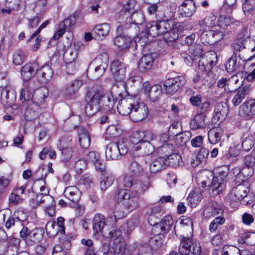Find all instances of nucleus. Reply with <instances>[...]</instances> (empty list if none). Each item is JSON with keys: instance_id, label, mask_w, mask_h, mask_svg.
<instances>
[{"instance_id": "3c124183", "label": "nucleus", "mask_w": 255, "mask_h": 255, "mask_svg": "<svg viewBox=\"0 0 255 255\" xmlns=\"http://www.w3.org/2000/svg\"><path fill=\"white\" fill-rule=\"evenodd\" d=\"M202 198V196L200 192L192 191L187 198L189 205L192 207H195L199 204Z\"/></svg>"}, {"instance_id": "680f3d73", "label": "nucleus", "mask_w": 255, "mask_h": 255, "mask_svg": "<svg viewBox=\"0 0 255 255\" xmlns=\"http://www.w3.org/2000/svg\"><path fill=\"white\" fill-rule=\"evenodd\" d=\"M188 50L191 56L194 57L195 59L201 56L202 53V46L199 44L194 43L189 46Z\"/></svg>"}, {"instance_id": "72a5a7b5", "label": "nucleus", "mask_w": 255, "mask_h": 255, "mask_svg": "<svg viewBox=\"0 0 255 255\" xmlns=\"http://www.w3.org/2000/svg\"><path fill=\"white\" fill-rule=\"evenodd\" d=\"M37 70V65L35 63H28L23 66L21 70V75L24 81L30 79Z\"/></svg>"}, {"instance_id": "aec40b11", "label": "nucleus", "mask_w": 255, "mask_h": 255, "mask_svg": "<svg viewBox=\"0 0 255 255\" xmlns=\"http://www.w3.org/2000/svg\"><path fill=\"white\" fill-rule=\"evenodd\" d=\"M217 23V17L213 14H210L206 16L203 19L199 21L198 27L199 29L197 32L198 35L207 31V28L212 27Z\"/></svg>"}, {"instance_id": "13d9d810", "label": "nucleus", "mask_w": 255, "mask_h": 255, "mask_svg": "<svg viewBox=\"0 0 255 255\" xmlns=\"http://www.w3.org/2000/svg\"><path fill=\"white\" fill-rule=\"evenodd\" d=\"M225 219L223 216H217L211 222L209 226V230L211 233H215L220 226L224 224Z\"/></svg>"}, {"instance_id": "8fccbe9b", "label": "nucleus", "mask_w": 255, "mask_h": 255, "mask_svg": "<svg viewBox=\"0 0 255 255\" xmlns=\"http://www.w3.org/2000/svg\"><path fill=\"white\" fill-rule=\"evenodd\" d=\"M163 243V236L162 234L157 233L152 237L149 240L150 248L155 250L159 249Z\"/></svg>"}, {"instance_id": "c85d7f7f", "label": "nucleus", "mask_w": 255, "mask_h": 255, "mask_svg": "<svg viewBox=\"0 0 255 255\" xmlns=\"http://www.w3.org/2000/svg\"><path fill=\"white\" fill-rule=\"evenodd\" d=\"M114 44L120 50H126L132 44L135 47L136 46V41H132L129 37L123 35L117 36L114 39Z\"/></svg>"}, {"instance_id": "a18cd8bd", "label": "nucleus", "mask_w": 255, "mask_h": 255, "mask_svg": "<svg viewBox=\"0 0 255 255\" xmlns=\"http://www.w3.org/2000/svg\"><path fill=\"white\" fill-rule=\"evenodd\" d=\"M47 95V89L44 88L37 90L33 93L32 100L38 105H42L44 103L45 99Z\"/></svg>"}, {"instance_id": "bb28decb", "label": "nucleus", "mask_w": 255, "mask_h": 255, "mask_svg": "<svg viewBox=\"0 0 255 255\" xmlns=\"http://www.w3.org/2000/svg\"><path fill=\"white\" fill-rule=\"evenodd\" d=\"M228 111V107L226 104L221 103L217 104L214 110L213 121L214 122H222L226 118Z\"/></svg>"}, {"instance_id": "412c9836", "label": "nucleus", "mask_w": 255, "mask_h": 255, "mask_svg": "<svg viewBox=\"0 0 255 255\" xmlns=\"http://www.w3.org/2000/svg\"><path fill=\"white\" fill-rule=\"evenodd\" d=\"M195 3L193 0H186L179 7V12L183 17L192 16L196 11Z\"/></svg>"}, {"instance_id": "c03bdc74", "label": "nucleus", "mask_w": 255, "mask_h": 255, "mask_svg": "<svg viewBox=\"0 0 255 255\" xmlns=\"http://www.w3.org/2000/svg\"><path fill=\"white\" fill-rule=\"evenodd\" d=\"M143 169L141 165L135 161H132L128 169V174L131 177H138L143 174Z\"/></svg>"}, {"instance_id": "58836bf2", "label": "nucleus", "mask_w": 255, "mask_h": 255, "mask_svg": "<svg viewBox=\"0 0 255 255\" xmlns=\"http://www.w3.org/2000/svg\"><path fill=\"white\" fill-rule=\"evenodd\" d=\"M79 143L83 148H87L90 144V138L88 130L84 128L78 129Z\"/></svg>"}, {"instance_id": "0e129e2a", "label": "nucleus", "mask_w": 255, "mask_h": 255, "mask_svg": "<svg viewBox=\"0 0 255 255\" xmlns=\"http://www.w3.org/2000/svg\"><path fill=\"white\" fill-rule=\"evenodd\" d=\"M174 148V145L172 143L163 144L160 145L158 147V151L159 153L165 155V158L168 156V154H171L170 153L173 150Z\"/></svg>"}, {"instance_id": "1a4fd4ad", "label": "nucleus", "mask_w": 255, "mask_h": 255, "mask_svg": "<svg viewBox=\"0 0 255 255\" xmlns=\"http://www.w3.org/2000/svg\"><path fill=\"white\" fill-rule=\"evenodd\" d=\"M128 149L124 142H111L107 146L105 154L109 160L119 159L122 155L127 153Z\"/></svg>"}, {"instance_id": "9b49d317", "label": "nucleus", "mask_w": 255, "mask_h": 255, "mask_svg": "<svg viewBox=\"0 0 255 255\" xmlns=\"http://www.w3.org/2000/svg\"><path fill=\"white\" fill-rule=\"evenodd\" d=\"M186 83V79L183 75L169 78L164 83V89L167 94L173 95L183 87Z\"/></svg>"}, {"instance_id": "393cba45", "label": "nucleus", "mask_w": 255, "mask_h": 255, "mask_svg": "<svg viewBox=\"0 0 255 255\" xmlns=\"http://www.w3.org/2000/svg\"><path fill=\"white\" fill-rule=\"evenodd\" d=\"M184 28L182 24L180 22L172 23L170 29L163 36L164 39L166 42L174 41L179 37L178 32L182 31Z\"/></svg>"}, {"instance_id": "5fc2aeb1", "label": "nucleus", "mask_w": 255, "mask_h": 255, "mask_svg": "<svg viewBox=\"0 0 255 255\" xmlns=\"http://www.w3.org/2000/svg\"><path fill=\"white\" fill-rule=\"evenodd\" d=\"M47 0H36L35 3L34 10L37 15L44 14L47 9Z\"/></svg>"}, {"instance_id": "603ef678", "label": "nucleus", "mask_w": 255, "mask_h": 255, "mask_svg": "<svg viewBox=\"0 0 255 255\" xmlns=\"http://www.w3.org/2000/svg\"><path fill=\"white\" fill-rule=\"evenodd\" d=\"M114 177L113 175L106 173L102 177L100 182V188L102 191L106 190L113 183Z\"/></svg>"}, {"instance_id": "49530a36", "label": "nucleus", "mask_w": 255, "mask_h": 255, "mask_svg": "<svg viewBox=\"0 0 255 255\" xmlns=\"http://www.w3.org/2000/svg\"><path fill=\"white\" fill-rule=\"evenodd\" d=\"M1 89L0 100L2 104L5 106H10L14 99L13 94L11 93V95H9V91L6 87Z\"/></svg>"}, {"instance_id": "9d476101", "label": "nucleus", "mask_w": 255, "mask_h": 255, "mask_svg": "<svg viewBox=\"0 0 255 255\" xmlns=\"http://www.w3.org/2000/svg\"><path fill=\"white\" fill-rule=\"evenodd\" d=\"M135 101L136 104H134L129 117L133 122H138L147 117L148 109L146 105L140 102L137 98Z\"/></svg>"}, {"instance_id": "4468645a", "label": "nucleus", "mask_w": 255, "mask_h": 255, "mask_svg": "<svg viewBox=\"0 0 255 255\" xmlns=\"http://www.w3.org/2000/svg\"><path fill=\"white\" fill-rule=\"evenodd\" d=\"M136 97H128L121 99L117 105V109L119 114L124 116H130L134 104H136Z\"/></svg>"}, {"instance_id": "338daca9", "label": "nucleus", "mask_w": 255, "mask_h": 255, "mask_svg": "<svg viewBox=\"0 0 255 255\" xmlns=\"http://www.w3.org/2000/svg\"><path fill=\"white\" fill-rule=\"evenodd\" d=\"M130 197L129 191L128 189H121L118 193V201L124 205Z\"/></svg>"}, {"instance_id": "39448f33", "label": "nucleus", "mask_w": 255, "mask_h": 255, "mask_svg": "<svg viewBox=\"0 0 255 255\" xmlns=\"http://www.w3.org/2000/svg\"><path fill=\"white\" fill-rule=\"evenodd\" d=\"M249 191V184L246 181L233 188L228 194V200L230 205L235 207L241 200L247 197Z\"/></svg>"}, {"instance_id": "6e6d98bb", "label": "nucleus", "mask_w": 255, "mask_h": 255, "mask_svg": "<svg viewBox=\"0 0 255 255\" xmlns=\"http://www.w3.org/2000/svg\"><path fill=\"white\" fill-rule=\"evenodd\" d=\"M158 21H152L148 23L146 27V34L151 37H156L159 36Z\"/></svg>"}, {"instance_id": "79ce46f5", "label": "nucleus", "mask_w": 255, "mask_h": 255, "mask_svg": "<svg viewBox=\"0 0 255 255\" xmlns=\"http://www.w3.org/2000/svg\"><path fill=\"white\" fill-rule=\"evenodd\" d=\"M20 236L21 238L33 241L34 242H38L41 238V234L36 233L35 232L30 231L27 227H23L20 232Z\"/></svg>"}, {"instance_id": "6ab92c4d", "label": "nucleus", "mask_w": 255, "mask_h": 255, "mask_svg": "<svg viewBox=\"0 0 255 255\" xmlns=\"http://www.w3.org/2000/svg\"><path fill=\"white\" fill-rule=\"evenodd\" d=\"M111 71L117 81L124 80L126 75L125 65L119 60L114 61L111 64Z\"/></svg>"}, {"instance_id": "69168bd1", "label": "nucleus", "mask_w": 255, "mask_h": 255, "mask_svg": "<svg viewBox=\"0 0 255 255\" xmlns=\"http://www.w3.org/2000/svg\"><path fill=\"white\" fill-rule=\"evenodd\" d=\"M60 150L61 153V159L64 162L69 161L73 154V150L69 147H60Z\"/></svg>"}, {"instance_id": "6e6552de", "label": "nucleus", "mask_w": 255, "mask_h": 255, "mask_svg": "<svg viewBox=\"0 0 255 255\" xmlns=\"http://www.w3.org/2000/svg\"><path fill=\"white\" fill-rule=\"evenodd\" d=\"M136 4V1L134 0H130L125 4L123 8L119 13L117 14V19L119 22L122 24L121 26L124 28H128L126 25L127 24L132 22L131 15L134 11V7Z\"/></svg>"}, {"instance_id": "c9c22d12", "label": "nucleus", "mask_w": 255, "mask_h": 255, "mask_svg": "<svg viewBox=\"0 0 255 255\" xmlns=\"http://www.w3.org/2000/svg\"><path fill=\"white\" fill-rule=\"evenodd\" d=\"M206 118L205 115L197 114L190 121V128L193 130L204 128L206 126Z\"/></svg>"}, {"instance_id": "0eeeda50", "label": "nucleus", "mask_w": 255, "mask_h": 255, "mask_svg": "<svg viewBox=\"0 0 255 255\" xmlns=\"http://www.w3.org/2000/svg\"><path fill=\"white\" fill-rule=\"evenodd\" d=\"M146 180H140L135 183H133L132 181L128 176H126L124 179V185L126 188H131L134 196L137 197L141 193L146 191L150 187L151 183L149 181L151 175L146 174Z\"/></svg>"}, {"instance_id": "ea45409f", "label": "nucleus", "mask_w": 255, "mask_h": 255, "mask_svg": "<svg viewBox=\"0 0 255 255\" xmlns=\"http://www.w3.org/2000/svg\"><path fill=\"white\" fill-rule=\"evenodd\" d=\"M164 162L166 166H171L176 167L182 163L181 155L178 153H173L164 157Z\"/></svg>"}, {"instance_id": "b1692460", "label": "nucleus", "mask_w": 255, "mask_h": 255, "mask_svg": "<svg viewBox=\"0 0 255 255\" xmlns=\"http://www.w3.org/2000/svg\"><path fill=\"white\" fill-rule=\"evenodd\" d=\"M86 161L89 163L93 164L97 171L101 173L105 171L106 166L100 160V155L96 151L90 152L86 156Z\"/></svg>"}, {"instance_id": "423d86ee", "label": "nucleus", "mask_w": 255, "mask_h": 255, "mask_svg": "<svg viewBox=\"0 0 255 255\" xmlns=\"http://www.w3.org/2000/svg\"><path fill=\"white\" fill-rule=\"evenodd\" d=\"M179 252L181 255H200V244L190 237L182 238L179 247Z\"/></svg>"}, {"instance_id": "774afa93", "label": "nucleus", "mask_w": 255, "mask_h": 255, "mask_svg": "<svg viewBox=\"0 0 255 255\" xmlns=\"http://www.w3.org/2000/svg\"><path fill=\"white\" fill-rule=\"evenodd\" d=\"M240 250L233 246H225L222 249V255H238Z\"/></svg>"}, {"instance_id": "c756f323", "label": "nucleus", "mask_w": 255, "mask_h": 255, "mask_svg": "<svg viewBox=\"0 0 255 255\" xmlns=\"http://www.w3.org/2000/svg\"><path fill=\"white\" fill-rule=\"evenodd\" d=\"M81 194L79 189L75 186L67 187L64 191L65 197L75 203L78 202L79 201Z\"/></svg>"}, {"instance_id": "e2e57ef3", "label": "nucleus", "mask_w": 255, "mask_h": 255, "mask_svg": "<svg viewBox=\"0 0 255 255\" xmlns=\"http://www.w3.org/2000/svg\"><path fill=\"white\" fill-rule=\"evenodd\" d=\"M233 22V19L228 15H220L217 20L218 25L222 28H225Z\"/></svg>"}, {"instance_id": "f03ea898", "label": "nucleus", "mask_w": 255, "mask_h": 255, "mask_svg": "<svg viewBox=\"0 0 255 255\" xmlns=\"http://www.w3.org/2000/svg\"><path fill=\"white\" fill-rule=\"evenodd\" d=\"M108 66V57L107 55H101L89 64L87 70V74L92 80L99 79L105 73Z\"/></svg>"}, {"instance_id": "37998d69", "label": "nucleus", "mask_w": 255, "mask_h": 255, "mask_svg": "<svg viewBox=\"0 0 255 255\" xmlns=\"http://www.w3.org/2000/svg\"><path fill=\"white\" fill-rule=\"evenodd\" d=\"M165 166H166L164 162V157H160L154 160L150 164L149 170L150 173L149 175H150L152 173H155L161 171L162 169L164 168Z\"/></svg>"}, {"instance_id": "cd10ccee", "label": "nucleus", "mask_w": 255, "mask_h": 255, "mask_svg": "<svg viewBox=\"0 0 255 255\" xmlns=\"http://www.w3.org/2000/svg\"><path fill=\"white\" fill-rule=\"evenodd\" d=\"M251 90L250 85H246L240 88L234 94L232 103L235 106L239 105L249 94Z\"/></svg>"}, {"instance_id": "052dcab7", "label": "nucleus", "mask_w": 255, "mask_h": 255, "mask_svg": "<svg viewBox=\"0 0 255 255\" xmlns=\"http://www.w3.org/2000/svg\"><path fill=\"white\" fill-rule=\"evenodd\" d=\"M172 23H174L171 21L162 20L158 21L159 35H164L167 33V31L172 26Z\"/></svg>"}, {"instance_id": "7c9ffc66", "label": "nucleus", "mask_w": 255, "mask_h": 255, "mask_svg": "<svg viewBox=\"0 0 255 255\" xmlns=\"http://www.w3.org/2000/svg\"><path fill=\"white\" fill-rule=\"evenodd\" d=\"M144 131H135L133 132L130 137V142L133 145L131 146L132 150L138 151L141 148V144H143V137Z\"/></svg>"}, {"instance_id": "a19ab883", "label": "nucleus", "mask_w": 255, "mask_h": 255, "mask_svg": "<svg viewBox=\"0 0 255 255\" xmlns=\"http://www.w3.org/2000/svg\"><path fill=\"white\" fill-rule=\"evenodd\" d=\"M115 104V101L112 96L103 95L101 101V110L106 113H112Z\"/></svg>"}, {"instance_id": "4c0bfd02", "label": "nucleus", "mask_w": 255, "mask_h": 255, "mask_svg": "<svg viewBox=\"0 0 255 255\" xmlns=\"http://www.w3.org/2000/svg\"><path fill=\"white\" fill-rule=\"evenodd\" d=\"M224 210L220 207L211 206L206 208L203 212V216L206 219H210L217 216H223Z\"/></svg>"}, {"instance_id": "2eb2a0df", "label": "nucleus", "mask_w": 255, "mask_h": 255, "mask_svg": "<svg viewBox=\"0 0 255 255\" xmlns=\"http://www.w3.org/2000/svg\"><path fill=\"white\" fill-rule=\"evenodd\" d=\"M142 90L153 102L157 101L162 94V89L159 86L155 85L151 87L148 82L143 83Z\"/></svg>"}, {"instance_id": "de8ad7c7", "label": "nucleus", "mask_w": 255, "mask_h": 255, "mask_svg": "<svg viewBox=\"0 0 255 255\" xmlns=\"http://www.w3.org/2000/svg\"><path fill=\"white\" fill-rule=\"evenodd\" d=\"M82 85L81 81L75 80L69 83L66 87L65 94L70 96L75 94Z\"/></svg>"}, {"instance_id": "5701e85b", "label": "nucleus", "mask_w": 255, "mask_h": 255, "mask_svg": "<svg viewBox=\"0 0 255 255\" xmlns=\"http://www.w3.org/2000/svg\"><path fill=\"white\" fill-rule=\"evenodd\" d=\"M239 113L243 117L251 118L255 115V99L244 102L240 107Z\"/></svg>"}, {"instance_id": "864d4df0", "label": "nucleus", "mask_w": 255, "mask_h": 255, "mask_svg": "<svg viewBox=\"0 0 255 255\" xmlns=\"http://www.w3.org/2000/svg\"><path fill=\"white\" fill-rule=\"evenodd\" d=\"M208 75L206 70H200L198 67L197 74L193 78L194 83L205 84L208 81Z\"/></svg>"}, {"instance_id": "e433bc0d", "label": "nucleus", "mask_w": 255, "mask_h": 255, "mask_svg": "<svg viewBox=\"0 0 255 255\" xmlns=\"http://www.w3.org/2000/svg\"><path fill=\"white\" fill-rule=\"evenodd\" d=\"M154 59L151 54L143 55L138 62V67L142 71L150 70L153 66Z\"/></svg>"}, {"instance_id": "a211bd4d", "label": "nucleus", "mask_w": 255, "mask_h": 255, "mask_svg": "<svg viewBox=\"0 0 255 255\" xmlns=\"http://www.w3.org/2000/svg\"><path fill=\"white\" fill-rule=\"evenodd\" d=\"M157 221H155L152 225L155 224L153 227L152 231L154 233H157L159 230H160V234H164L168 232L171 229L173 224V220L171 216H167L162 219L159 223L157 224Z\"/></svg>"}, {"instance_id": "f3484780", "label": "nucleus", "mask_w": 255, "mask_h": 255, "mask_svg": "<svg viewBox=\"0 0 255 255\" xmlns=\"http://www.w3.org/2000/svg\"><path fill=\"white\" fill-rule=\"evenodd\" d=\"M201 39L203 42L210 45L214 44L221 41L224 37L222 32L219 30H209L200 34Z\"/></svg>"}, {"instance_id": "bf43d9fd", "label": "nucleus", "mask_w": 255, "mask_h": 255, "mask_svg": "<svg viewBox=\"0 0 255 255\" xmlns=\"http://www.w3.org/2000/svg\"><path fill=\"white\" fill-rule=\"evenodd\" d=\"M217 128H214L208 131V138L211 144H215L220 141L221 136Z\"/></svg>"}, {"instance_id": "f8f14e48", "label": "nucleus", "mask_w": 255, "mask_h": 255, "mask_svg": "<svg viewBox=\"0 0 255 255\" xmlns=\"http://www.w3.org/2000/svg\"><path fill=\"white\" fill-rule=\"evenodd\" d=\"M25 185L15 187L8 196V200L9 206H17L23 202L27 195Z\"/></svg>"}, {"instance_id": "f257e3e1", "label": "nucleus", "mask_w": 255, "mask_h": 255, "mask_svg": "<svg viewBox=\"0 0 255 255\" xmlns=\"http://www.w3.org/2000/svg\"><path fill=\"white\" fill-rule=\"evenodd\" d=\"M93 230L96 233H101L106 238L115 240V242L120 243L122 239L121 232L114 228L109 229L105 224V217L100 214H96L93 220Z\"/></svg>"}, {"instance_id": "4be33fe9", "label": "nucleus", "mask_w": 255, "mask_h": 255, "mask_svg": "<svg viewBox=\"0 0 255 255\" xmlns=\"http://www.w3.org/2000/svg\"><path fill=\"white\" fill-rule=\"evenodd\" d=\"M239 81L237 76L234 75L229 79L222 78L220 79L218 82V88L224 89L226 92H230L234 90L237 87L234 85L236 84Z\"/></svg>"}, {"instance_id": "f704fd0d", "label": "nucleus", "mask_w": 255, "mask_h": 255, "mask_svg": "<svg viewBox=\"0 0 255 255\" xmlns=\"http://www.w3.org/2000/svg\"><path fill=\"white\" fill-rule=\"evenodd\" d=\"M240 60L238 59L237 54L234 53L225 64L226 70L228 72L239 71L240 70Z\"/></svg>"}, {"instance_id": "4d7b16f0", "label": "nucleus", "mask_w": 255, "mask_h": 255, "mask_svg": "<svg viewBox=\"0 0 255 255\" xmlns=\"http://www.w3.org/2000/svg\"><path fill=\"white\" fill-rule=\"evenodd\" d=\"M234 53L240 51L243 49L247 48L246 38L241 37L236 39L232 44Z\"/></svg>"}, {"instance_id": "2f4dec72", "label": "nucleus", "mask_w": 255, "mask_h": 255, "mask_svg": "<svg viewBox=\"0 0 255 255\" xmlns=\"http://www.w3.org/2000/svg\"><path fill=\"white\" fill-rule=\"evenodd\" d=\"M229 173V168L227 166H222L218 168L215 178L218 179L217 184H219L218 189L220 192L222 191L224 187V182Z\"/></svg>"}, {"instance_id": "a878e982", "label": "nucleus", "mask_w": 255, "mask_h": 255, "mask_svg": "<svg viewBox=\"0 0 255 255\" xmlns=\"http://www.w3.org/2000/svg\"><path fill=\"white\" fill-rule=\"evenodd\" d=\"M53 74V70L49 65H45L37 71L38 79L42 83H47L51 80Z\"/></svg>"}, {"instance_id": "09e8293b", "label": "nucleus", "mask_w": 255, "mask_h": 255, "mask_svg": "<svg viewBox=\"0 0 255 255\" xmlns=\"http://www.w3.org/2000/svg\"><path fill=\"white\" fill-rule=\"evenodd\" d=\"M174 229L175 234L182 238L189 237L188 234H191L192 231L191 227L182 226V224H178V222L176 223Z\"/></svg>"}, {"instance_id": "473e14b6", "label": "nucleus", "mask_w": 255, "mask_h": 255, "mask_svg": "<svg viewBox=\"0 0 255 255\" xmlns=\"http://www.w3.org/2000/svg\"><path fill=\"white\" fill-rule=\"evenodd\" d=\"M110 28L109 23H103L97 24L93 31L95 33V36L98 39H103L108 35Z\"/></svg>"}, {"instance_id": "ddd939ff", "label": "nucleus", "mask_w": 255, "mask_h": 255, "mask_svg": "<svg viewBox=\"0 0 255 255\" xmlns=\"http://www.w3.org/2000/svg\"><path fill=\"white\" fill-rule=\"evenodd\" d=\"M83 44L80 42H75L66 47L64 46L63 59L65 63L75 62L78 57L79 52L83 48Z\"/></svg>"}, {"instance_id": "dca6fc26", "label": "nucleus", "mask_w": 255, "mask_h": 255, "mask_svg": "<svg viewBox=\"0 0 255 255\" xmlns=\"http://www.w3.org/2000/svg\"><path fill=\"white\" fill-rule=\"evenodd\" d=\"M217 56L215 52H208L199 60L198 66L200 70H209L216 65Z\"/></svg>"}, {"instance_id": "7ed1b4c3", "label": "nucleus", "mask_w": 255, "mask_h": 255, "mask_svg": "<svg viewBox=\"0 0 255 255\" xmlns=\"http://www.w3.org/2000/svg\"><path fill=\"white\" fill-rule=\"evenodd\" d=\"M103 95L101 91L97 90L88 91L86 97L87 105L85 108V113L88 116H92L101 110Z\"/></svg>"}, {"instance_id": "20e7f679", "label": "nucleus", "mask_w": 255, "mask_h": 255, "mask_svg": "<svg viewBox=\"0 0 255 255\" xmlns=\"http://www.w3.org/2000/svg\"><path fill=\"white\" fill-rule=\"evenodd\" d=\"M197 181L199 185L201 184L202 187H208L214 194L217 195L220 192L218 189L219 184L217 183L218 179L215 178L214 173L209 170H204L198 173Z\"/></svg>"}]
</instances>
